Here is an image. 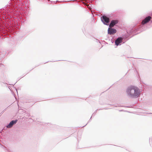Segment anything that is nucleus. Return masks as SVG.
I'll return each instance as SVG.
<instances>
[{"instance_id":"f257e3e1","label":"nucleus","mask_w":152,"mask_h":152,"mask_svg":"<svg viewBox=\"0 0 152 152\" xmlns=\"http://www.w3.org/2000/svg\"><path fill=\"white\" fill-rule=\"evenodd\" d=\"M126 93L129 97L132 98H137L139 96L140 91L138 87L131 86L127 89Z\"/></svg>"},{"instance_id":"f03ea898","label":"nucleus","mask_w":152,"mask_h":152,"mask_svg":"<svg viewBox=\"0 0 152 152\" xmlns=\"http://www.w3.org/2000/svg\"><path fill=\"white\" fill-rule=\"evenodd\" d=\"M101 20L103 23L106 25H107L109 21V19L105 16L102 17V18H101Z\"/></svg>"},{"instance_id":"7ed1b4c3","label":"nucleus","mask_w":152,"mask_h":152,"mask_svg":"<svg viewBox=\"0 0 152 152\" xmlns=\"http://www.w3.org/2000/svg\"><path fill=\"white\" fill-rule=\"evenodd\" d=\"M116 32V31L115 29L109 28L108 30V33L110 34H113Z\"/></svg>"},{"instance_id":"20e7f679","label":"nucleus","mask_w":152,"mask_h":152,"mask_svg":"<svg viewBox=\"0 0 152 152\" xmlns=\"http://www.w3.org/2000/svg\"><path fill=\"white\" fill-rule=\"evenodd\" d=\"M151 18V17L150 16L146 17L144 20L142 21V24H144L148 22L150 20Z\"/></svg>"},{"instance_id":"39448f33","label":"nucleus","mask_w":152,"mask_h":152,"mask_svg":"<svg viewBox=\"0 0 152 152\" xmlns=\"http://www.w3.org/2000/svg\"><path fill=\"white\" fill-rule=\"evenodd\" d=\"M17 121V120H15V121H11L9 124L6 126L7 128H10L13 126V125L16 123Z\"/></svg>"},{"instance_id":"423d86ee","label":"nucleus","mask_w":152,"mask_h":152,"mask_svg":"<svg viewBox=\"0 0 152 152\" xmlns=\"http://www.w3.org/2000/svg\"><path fill=\"white\" fill-rule=\"evenodd\" d=\"M118 22V21L117 20H112L111 22L110 25V27H113L114 25L117 24Z\"/></svg>"},{"instance_id":"0eeeda50","label":"nucleus","mask_w":152,"mask_h":152,"mask_svg":"<svg viewBox=\"0 0 152 152\" xmlns=\"http://www.w3.org/2000/svg\"><path fill=\"white\" fill-rule=\"evenodd\" d=\"M122 38L121 37L118 38L115 41V45L117 46L119 44H120L122 42Z\"/></svg>"}]
</instances>
